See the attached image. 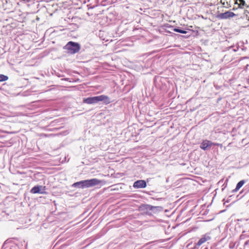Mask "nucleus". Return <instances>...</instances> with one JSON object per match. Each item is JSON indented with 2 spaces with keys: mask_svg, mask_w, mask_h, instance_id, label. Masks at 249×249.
Wrapping results in <instances>:
<instances>
[{
  "mask_svg": "<svg viewBox=\"0 0 249 249\" xmlns=\"http://www.w3.org/2000/svg\"><path fill=\"white\" fill-rule=\"evenodd\" d=\"M212 145L219 146L221 147H222V144L218 143H213Z\"/></svg>",
  "mask_w": 249,
  "mask_h": 249,
  "instance_id": "obj_13",
  "label": "nucleus"
},
{
  "mask_svg": "<svg viewBox=\"0 0 249 249\" xmlns=\"http://www.w3.org/2000/svg\"><path fill=\"white\" fill-rule=\"evenodd\" d=\"M213 144V142H211L210 141L205 140L202 142V143L200 144V148L202 149L203 150H206L207 148L211 145H212Z\"/></svg>",
  "mask_w": 249,
  "mask_h": 249,
  "instance_id": "obj_7",
  "label": "nucleus"
},
{
  "mask_svg": "<svg viewBox=\"0 0 249 249\" xmlns=\"http://www.w3.org/2000/svg\"><path fill=\"white\" fill-rule=\"evenodd\" d=\"M101 182V181L97 178H92L76 182L72 184V186L79 188H89L98 185Z\"/></svg>",
  "mask_w": 249,
  "mask_h": 249,
  "instance_id": "obj_1",
  "label": "nucleus"
},
{
  "mask_svg": "<svg viewBox=\"0 0 249 249\" xmlns=\"http://www.w3.org/2000/svg\"><path fill=\"white\" fill-rule=\"evenodd\" d=\"M245 183L244 180H241L236 185V188H235V191L238 190L240 188L242 187V186Z\"/></svg>",
  "mask_w": 249,
  "mask_h": 249,
  "instance_id": "obj_9",
  "label": "nucleus"
},
{
  "mask_svg": "<svg viewBox=\"0 0 249 249\" xmlns=\"http://www.w3.org/2000/svg\"><path fill=\"white\" fill-rule=\"evenodd\" d=\"M234 3H235V4H238L237 0H235V2H234Z\"/></svg>",
  "mask_w": 249,
  "mask_h": 249,
  "instance_id": "obj_16",
  "label": "nucleus"
},
{
  "mask_svg": "<svg viewBox=\"0 0 249 249\" xmlns=\"http://www.w3.org/2000/svg\"><path fill=\"white\" fill-rule=\"evenodd\" d=\"M227 4L228 5V7H231V4L229 2H227Z\"/></svg>",
  "mask_w": 249,
  "mask_h": 249,
  "instance_id": "obj_14",
  "label": "nucleus"
},
{
  "mask_svg": "<svg viewBox=\"0 0 249 249\" xmlns=\"http://www.w3.org/2000/svg\"><path fill=\"white\" fill-rule=\"evenodd\" d=\"M8 77L3 74H0V82H3L7 80Z\"/></svg>",
  "mask_w": 249,
  "mask_h": 249,
  "instance_id": "obj_10",
  "label": "nucleus"
},
{
  "mask_svg": "<svg viewBox=\"0 0 249 249\" xmlns=\"http://www.w3.org/2000/svg\"><path fill=\"white\" fill-rule=\"evenodd\" d=\"M174 31L175 32H178V33H181V34H186L187 33V32L186 31L182 30H181V29H178V28H175L174 29Z\"/></svg>",
  "mask_w": 249,
  "mask_h": 249,
  "instance_id": "obj_11",
  "label": "nucleus"
},
{
  "mask_svg": "<svg viewBox=\"0 0 249 249\" xmlns=\"http://www.w3.org/2000/svg\"><path fill=\"white\" fill-rule=\"evenodd\" d=\"M235 16V14L231 11H227L225 13H220L217 16V18L219 19H224L232 18Z\"/></svg>",
  "mask_w": 249,
  "mask_h": 249,
  "instance_id": "obj_4",
  "label": "nucleus"
},
{
  "mask_svg": "<svg viewBox=\"0 0 249 249\" xmlns=\"http://www.w3.org/2000/svg\"><path fill=\"white\" fill-rule=\"evenodd\" d=\"M239 1H240L241 3L239 5V7H242L241 6V5H242V6H244L245 5V2L244 0H239Z\"/></svg>",
  "mask_w": 249,
  "mask_h": 249,
  "instance_id": "obj_12",
  "label": "nucleus"
},
{
  "mask_svg": "<svg viewBox=\"0 0 249 249\" xmlns=\"http://www.w3.org/2000/svg\"><path fill=\"white\" fill-rule=\"evenodd\" d=\"M45 187L42 186H36L31 190V193L32 194H43L45 193Z\"/></svg>",
  "mask_w": 249,
  "mask_h": 249,
  "instance_id": "obj_5",
  "label": "nucleus"
},
{
  "mask_svg": "<svg viewBox=\"0 0 249 249\" xmlns=\"http://www.w3.org/2000/svg\"><path fill=\"white\" fill-rule=\"evenodd\" d=\"M221 3H222V4L223 5V6H224V5H225V2H223L222 1H221Z\"/></svg>",
  "mask_w": 249,
  "mask_h": 249,
  "instance_id": "obj_15",
  "label": "nucleus"
},
{
  "mask_svg": "<svg viewBox=\"0 0 249 249\" xmlns=\"http://www.w3.org/2000/svg\"><path fill=\"white\" fill-rule=\"evenodd\" d=\"M146 186V183L144 180H139L135 181L133 184L135 188H144Z\"/></svg>",
  "mask_w": 249,
  "mask_h": 249,
  "instance_id": "obj_6",
  "label": "nucleus"
},
{
  "mask_svg": "<svg viewBox=\"0 0 249 249\" xmlns=\"http://www.w3.org/2000/svg\"><path fill=\"white\" fill-rule=\"evenodd\" d=\"M84 103L88 104H95L100 101H103L107 104L110 103V100L107 96L101 95L100 96L88 97L84 99Z\"/></svg>",
  "mask_w": 249,
  "mask_h": 249,
  "instance_id": "obj_2",
  "label": "nucleus"
},
{
  "mask_svg": "<svg viewBox=\"0 0 249 249\" xmlns=\"http://www.w3.org/2000/svg\"><path fill=\"white\" fill-rule=\"evenodd\" d=\"M80 47L78 43L72 41L69 42L65 46V49L67 50L68 52L71 54H74L78 52Z\"/></svg>",
  "mask_w": 249,
  "mask_h": 249,
  "instance_id": "obj_3",
  "label": "nucleus"
},
{
  "mask_svg": "<svg viewBox=\"0 0 249 249\" xmlns=\"http://www.w3.org/2000/svg\"><path fill=\"white\" fill-rule=\"evenodd\" d=\"M208 240V238L206 237H203L201 238L197 242V245L198 246H201L202 244L205 243L206 241Z\"/></svg>",
  "mask_w": 249,
  "mask_h": 249,
  "instance_id": "obj_8",
  "label": "nucleus"
}]
</instances>
